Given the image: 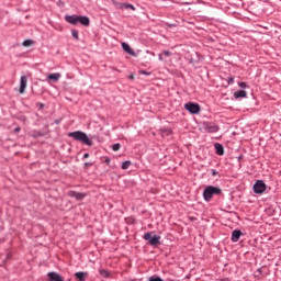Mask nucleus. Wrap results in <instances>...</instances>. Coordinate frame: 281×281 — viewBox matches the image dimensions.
Masks as SVG:
<instances>
[{
  "instance_id": "1",
  "label": "nucleus",
  "mask_w": 281,
  "mask_h": 281,
  "mask_svg": "<svg viewBox=\"0 0 281 281\" xmlns=\"http://www.w3.org/2000/svg\"><path fill=\"white\" fill-rule=\"evenodd\" d=\"M65 21L67 23H70V25H78V23H80L81 25H85L86 27H88V25H90L91 20H89V16L87 15H66L65 16Z\"/></svg>"
},
{
  "instance_id": "2",
  "label": "nucleus",
  "mask_w": 281,
  "mask_h": 281,
  "mask_svg": "<svg viewBox=\"0 0 281 281\" xmlns=\"http://www.w3.org/2000/svg\"><path fill=\"white\" fill-rule=\"evenodd\" d=\"M68 137L75 139V142H80L81 144H86V146H93V140L87 136V133L82 131H76L68 133Z\"/></svg>"
},
{
  "instance_id": "3",
  "label": "nucleus",
  "mask_w": 281,
  "mask_h": 281,
  "mask_svg": "<svg viewBox=\"0 0 281 281\" xmlns=\"http://www.w3.org/2000/svg\"><path fill=\"white\" fill-rule=\"evenodd\" d=\"M223 194V190L218 187L209 186L203 191V199L206 203H210L214 196H221Z\"/></svg>"
},
{
  "instance_id": "4",
  "label": "nucleus",
  "mask_w": 281,
  "mask_h": 281,
  "mask_svg": "<svg viewBox=\"0 0 281 281\" xmlns=\"http://www.w3.org/2000/svg\"><path fill=\"white\" fill-rule=\"evenodd\" d=\"M144 240H147V243H149V245H151L153 247H156V245H159V240H161V236L159 235H154L153 233H146L143 236Z\"/></svg>"
},
{
  "instance_id": "5",
  "label": "nucleus",
  "mask_w": 281,
  "mask_h": 281,
  "mask_svg": "<svg viewBox=\"0 0 281 281\" xmlns=\"http://www.w3.org/2000/svg\"><path fill=\"white\" fill-rule=\"evenodd\" d=\"M184 109L191 113V115H199L201 113V105L194 102H188L184 104Z\"/></svg>"
},
{
  "instance_id": "6",
  "label": "nucleus",
  "mask_w": 281,
  "mask_h": 281,
  "mask_svg": "<svg viewBox=\"0 0 281 281\" xmlns=\"http://www.w3.org/2000/svg\"><path fill=\"white\" fill-rule=\"evenodd\" d=\"M203 128L205 133H218L221 131L218 124L210 121L203 123Z\"/></svg>"
},
{
  "instance_id": "7",
  "label": "nucleus",
  "mask_w": 281,
  "mask_h": 281,
  "mask_svg": "<svg viewBox=\"0 0 281 281\" xmlns=\"http://www.w3.org/2000/svg\"><path fill=\"white\" fill-rule=\"evenodd\" d=\"M267 190V184L262 180H257L254 184V192L255 194H265V191Z\"/></svg>"
},
{
  "instance_id": "8",
  "label": "nucleus",
  "mask_w": 281,
  "mask_h": 281,
  "mask_svg": "<svg viewBox=\"0 0 281 281\" xmlns=\"http://www.w3.org/2000/svg\"><path fill=\"white\" fill-rule=\"evenodd\" d=\"M68 196H70L71 199H76L77 201H82L85 196H87V194L79 193L77 191H69Z\"/></svg>"
},
{
  "instance_id": "9",
  "label": "nucleus",
  "mask_w": 281,
  "mask_h": 281,
  "mask_svg": "<svg viewBox=\"0 0 281 281\" xmlns=\"http://www.w3.org/2000/svg\"><path fill=\"white\" fill-rule=\"evenodd\" d=\"M240 236H243V232L240 229L233 231L231 237L232 243H238V240H240Z\"/></svg>"
},
{
  "instance_id": "10",
  "label": "nucleus",
  "mask_w": 281,
  "mask_h": 281,
  "mask_svg": "<svg viewBox=\"0 0 281 281\" xmlns=\"http://www.w3.org/2000/svg\"><path fill=\"white\" fill-rule=\"evenodd\" d=\"M47 277L48 281H65L63 276L58 274V272H48Z\"/></svg>"
},
{
  "instance_id": "11",
  "label": "nucleus",
  "mask_w": 281,
  "mask_h": 281,
  "mask_svg": "<svg viewBox=\"0 0 281 281\" xmlns=\"http://www.w3.org/2000/svg\"><path fill=\"white\" fill-rule=\"evenodd\" d=\"M122 48L124 49V52H126V54H130V56H137V54L133 48H131V45H128V43L123 42Z\"/></svg>"
},
{
  "instance_id": "12",
  "label": "nucleus",
  "mask_w": 281,
  "mask_h": 281,
  "mask_svg": "<svg viewBox=\"0 0 281 281\" xmlns=\"http://www.w3.org/2000/svg\"><path fill=\"white\" fill-rule=\"evenodd\" d=\"M25 89H27V77L22 76L20 79V93H25Z\"/></svg>"
},
{
  "instance_id": "13",
  "label": "nucleus",
  "mask_w": 281,
  "mask_h": 281,
  "mask_svg": "<svg viewBox=\"0 0 281 281\" xmlns=\"http://www.w3.org/2000/svg\"><path fill=\"white\" fill-rule=\"evenodd\" d=\"M214 148H215V153H216L220 157H223V155H225V147H223L222 144L215 143V144H214Z\"/></svg>"
},
{
  "instance_id": "14",
  "label": "nucleus",
  "mask_w": 281,
  "mask_h": 281,
  "mask_svg": "<svg viewBox=\"0 0 281 281\" xmlns=\"http://www.w3.org/2000/svg\"><path fill=\"white\" fill-rule=\"evenodd\" d=\"M63 75H60V72H54V74H49L47 76V80H53V82H58L60 80Z\"/></svg>"
},
{
  "instance_id": "15",
  "label": "nucleus",
  "mask_w": 281,
  "mask_h": 281,
  "mask_svg": "<svg viewBox=\"0 0 281 281\" xmlns=\"http://www.w3.org/2000/svg\"><path fill=\"white\" fill-rule=\"evenodd\" d=\"M87 276H88L87 272H77L75 274V278L79 281H85L87 280Z\"/></svg>"
},
{
  "instance_id": "16",
  "label": "nucleus",
  "mask_w": 281,
  "mask_h": 281,
  "mask_svg": "<svg viewBox=\"0 0 281 281\" xmlns=\"http://www.w3.org/2000/svg\"><path fill=\"white\" fill-rule=\"evenodd\" d=\"M246 95H247V91L245 90H239L234 93V98H236V100H238V98H245Z\"/></svg>"
},
{
  "instance_id": "17",
  "label": "nucleus",
  "mask_w": 281,
  "mask_h": 281,
  "mask_svg": "<svg viewBox=\"0 0 281 281\" xmlns=\"http://www.w3.org/2000/svg\"><path fill=\"white\" fill-rule=\"evenodd\" d=\"M99 273L102 276V278H111V272L106 269L99 270Z\"/></svg>"
},
{
  "instance_id": "18",
  "label": "nucleus",
  "mask_w": 281,
  "mask_h": 281,
  "mask_svg": "<svg viewBox=\"0 0 281 281\" xmlns=\"http://www.w3.org/2000/svg\"><path fill=\"white\" fill-rule=\"evenodd\" d=\"M131 166V160H126L122 162V170H128V167Z\"/></svg>"
},
{
  "instance_id": "19",
  "label": "nucleus",
  "mask_w": 281,
  "mask_h": 281,
  "mask_svg": "<svg viewBox=\"0 0 281 281\" xmlns=\"http://www.w3.org/2000/svg\"><path fill=\"white\" fill-rule=\"evenodd\" d=\"M34 43V41L32 40H25L22 45L23 47H32V44Z\"/></svg>"
},
{
  "instance_id": "20",
  "label": "nucleus",
  "mask_w": 281,
  "mask_h": 281,
  "mask_svg": "<svg viewBox=\"0 0 281 281\" xmlns=\"http://www.w3.org/2000/svg\"><path fill=\"white\" fill-rule=\"evenodd\" d=\"M122 8L125 10H135V7L131 3H123Z\"/></svg>"
},
{
  "instance_id": "21",
  "label": "nucleus",
  "mask_w": 281,
  "mask_h": 281,
  "mask_svg": "<svg viewBox=\"0 0 281 281\" xmlns=\"http://www.w3.org/2000/svg\"><path fill=\"white\" fill-rule=\"evenodd\" d=\"M78 34H79L78 30H75V29L71 30V35L75 37L76 41H79V38H80V37L78 36Z\"/></svg>"
},
{
  "instance_id": "22",
  "label": "nucleus",
  "mask_w": 281,
  "mask_h": 281,
  "mask_svg": "<svg viewBox=\"0 0 281 281\" xmlns=\"http://www.w3.org/2000/svg\"><path fill=\"white\" fill-rule=\"evenodd\" d=\"M120 148H122V145H120V143L112 145V150H114V153H117V150H120Z\"/></svg>"
},
{
  "instance_id": "23",
  "label": "nucleus",
  "mask_w": 281,
  "mask_h": 281,
  "mask_svg": "<svg viewBox=\"0 0 281 281\" xmlns=\"http://www.w3.org/2000/svg\"><path fill=\"white\" fill-rule=\"evenodd\" d=\"M260 276H262V268L257 269L255 272V278H260Z\"/></svg>"
},
{
  "instance_id": "24",
  "label": "nucleus",
  "mask_w": 281,
  "mask_h": 281,
  "mask_svg": "<svg viewBox=\"0 0 281 281\" xmlns=\"http://www.w3.org/2000/svg\"><path fill=\"white\" fill-rule=\"evenodd\" d=\"M149 281H164L160 277H150Z\"/></svg>"
},
{
  "instance_id": "25",
  "label": "nucleus",
  "mask_w": 281,
  "mask_h": 281,
  "mask_svg": "<svg viewBox=\"0 0 281 281\" xmlns=\"http://www.w3.org/2000/svg\"><path fill=\"white\" fill-rule=\"evenodd\" d=\"M238 86L240 89H247V82H239Z\"/></svg>"
},
{
  "instance_id": "26",
  "label": "nucleus",
  "mask_w": 281,
  "mask_h": 281,
  "mask_svg": "<svg viewBox=\"0 0 281 281\" xmlns=\"http://www.w3.org/2000/svg\"><path fill=\"white\" fill-rule=\"evenodd\" d=\"M227 83L228 85H234V77L233 76L228 77Z\"/></svg>"
},
{
  "instance_id": "27",
  "label": "nucleus",
  "mask_w": 281,
  "mask_h": 281,
  "mask_svg": "<svg viewBox=\"0 0 281 281\" xmlns=\"http://www.w3.org/2000/svg\"><path fill=\"white\" fill-rule=\"evenodd\" d=\"M162 54L164 56H172V53H170V50H164Z\"/></svg>"
},
{
  "instance_id": "28",
  "label": "nucleus",
  "mask_w": 281,
  "mask_h": 281,
  "mask_svg": "<svg viewBox=\"0 0 281 281\" xmlns=\"http://www.w3.org/2000/svg\"><path fill=\"white\" fill-rule=\"evenodd\" d=\"M139 74H142L143 76H150V72L146 70H140Z\"/></svg>"
},
{
  "instance_id": "29",
  "label": "nucleus",
  "mask_w": 281,
  "mask_h": 281,
  "mask_svg": "<svg viewBox=\"0 0 281 281\" xmlns=\"http://www.w3.org/2000/svg\"><path fill=\"white\" fill-rule=\"evenodd\" d=\"M211 175L212 177H216V175H218V171H216L215 169H211Z\"/></svg>"
},
{
  "instance_id": "30",
  "label": "nucleus",
  "mask_w": 281,
  "mask_h": 281,
  "mask_svg": "<svg viewBox=\"0 0 281 281\" xmlns=\"http://www.w3.org/2000/svg\"><path fill=\"white\" fill-rule=\"evenodd\" d=\"M33 137H43V133L36 132V133L33 135Z\"/></svg>"
},
{
  "instance_id": "31",
  "label": "nucleus",
  "mask_w": 281,
  "mask_h": 281,
  "mask_svg": "<svg viewBox=\"0 0 281 281\" xmlns=\"http://www.w3.org/2000/svg\"><path fill=\"white\" fill-rule=\"evenodd\" d=\"M104 164H106V166H109L111 164V158H105Z\"/></svg>"
},
{
  "instance_id": "32",
  "label": "nucleus",
  "mask_w": 281,
  "mask_h": 281,
  "mask_svg": "<svg viewBox=\"0 0 281 281\" xmlns=\"http://www.w3.org/2000/svg\"><path fill=\"white\" fill-rule=\"evenodd\" d=\"M85 166L91 167V166H93V162H86Z\"/></svg>"
},
{
  "instance_id": "33",
  "label": "nucleus",
  "mask_w": 281,
  "mask_h": 281,
  "mask_svg": "<svg viewBox=\"0 0 281 281\" xmlns=\"http://www.w3.org/2000/svg\"><path fill=\"white\" fill-rule=\"evenodd\" d=\"M158 60H164V56L161 54L158 55Z\"/></svg>"
},
{
  "instance_id": "34",
  "label": "nucleus",
  "mask_w": 281,
  "mask_h": 281,
  "mask_svg": "<svg viewBox=\"0 0 281 281\" xmlns=\"http://www.w3.org/2000/svg\"><path fill=\"white\" fill-rule=\"evenodd\" d=\"M83 159H89V154H85Z\"/></svg>"
},
{
  "instance_id": "35",
  "label": "nucleus",
  "mask_w": 281,
  "mask_h": 281,
  "mask_svg": "<svg viewBox=\"0 0 281 281\" xmlns=\"http://www.w3.org/2000/svg\"><path fill=\"white\" fill-rule=\"evenodd\" d=\"M20 132H21V127H16L15 133H20Z\"/></svg>"
},
{
  "instance_id": "36",
  "label": "nucleus",
  "mask_w": 281,
  "mask_h": 281,
  "mask_svg": "<svg viewBox=\"0 0 281 281\" xmlns=\"http://www.w3.org/2000/svg\"><path fill=\"white\" fill-rule=\"evenodd\" d=\"M55 124H60V121L56 120V121H55Z\"/></svg>"
}]
</instances>
